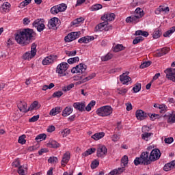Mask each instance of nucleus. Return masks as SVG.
I'll use <instances>...</instances> for the list:
<instances>
[{"label":"nucleus","instance_id":"nucleus-5","mask_svg":"<svg viewBox=\"0 0 175 175\" xmlns=\"http://www.w3.org/2000/svg\"><path fill=\"white\" fill-rule=\"evenodd\" d=\"M38 44H36V43L33 42L31 44V51L29 52H26L24 55H23V59H32V58H33V57H35V55H36V47H37Z\"/></svg>","mask_w":175,"mask_h":175},{"label":"nucleus","instance_id":"nucleus-62","mask_svg":"<svg viewBox=\"0 0 175 175\" xmlns=\"http://www.w3.org/2000/svg\"><path fill=\"white\" fill-rule=\"evenodd\" d=\"M38 120H39V115H36L33 116L31 118H30L29 120V122H36V121H38Z\"/></svg>","mask_w":175,"mask_h":175},{"label":"nucleus","instance_id":"nucleus-56","mask_svg":"<svg viewBox=\"0 0 175 175\" xmlns=\"http://www.w3.org/2000/svg\"><path fill=\"white\" fill-rule=\"evenodd\" d=\"M120 137H121V135L113 134L111 137L112 142H118L120 140Z\"/></svg>","mask_w":175,"mask_h":175},{"label":"nucleus","instance_id":"nucleus-52","mask_svg":"<svg viewBox=\"0 0 175 175\" xmlns=\"http://www.w3.org/2000/svg\"><path fill=\"white\" fill-rule=\"evenodd\" d=\"M63 95H64V92H62V91H57L54 92L52 96L53 98H61Z\"/></svg>","mask_w":175,"mask_h":175},{"label":"nucleus","instance_id":"nucleus-51","mask_svg":"<svg viewBox=\"0 0 175 175\" xmlns=\"http://www.w3.org/2000/svg\"><path fill=\"white\" fill-rule=\"evenodd\" d=\"M150 65H151V62H150V61L145 62L139 66V68H140V69H144V68H148V66H150Z\"/></svg>","mask_w":175,"mask_h":175},{"label":"nucleus","instance_id":"nucleus-26","mask_svg":"<svg viewBox=\"0 0 175 175\" xmlns=\"http://www.w3.org/2000/svg\"><path fill=\"white\" fill-rule=\"evenodd\" d=\"M161 36H162V29L159 28L155 29L152 34L153 39H158Z\"/></svg>","mask_w":175,"mask_h":175},{"label":"nucleus","instance_id":"nucleus-32","mask_svg":"<svg viewBox=\"0 0 175 175\" xmlns=\"http://www.w3.org/2000/svg\"><path fill=\"white\" fill-rule=\"evenodd\" d=\"M135 35L137 36H144L145 38H147V36H148V32L143 30H138L135 31Z\"/></svg>","mask_w":175,"mask_h":175},{"label":"nucleus","instance_id":"nucleus-29","mask_svg":"<svg viewBox=\"0 0 175 175\" xmlns=\"http://www.w3.org/2000/svg\"><path fill=\"white\" fill-rule=\"evenodd\" d=\"M105 137V133L100 132L97 133L92 136V139H94V140H99V139H102V137Z\"/></svg>","mask_w":175,"mask_h":175},{"label":"nucleus","instance_id":"nucleus-8","mask_svg":"<svg viewBox=\"0 0 175 175\" xmlns=\"http://www.w3.org/2000/svg\"><path fill=\"white\" fill-rule=\"evenodd\" d=\"M85 70H87V66L82 63L71 69L72 73H85Z\"/></svg>","mask_w":175,"mask_h":175},{"label":"nucleus","instance_id":"nucleus-19","mask_svg":"<svg viewBox=\"0 0 175 175\" xmlns=\"http://www.w3.org/2000/svg\"><path fill=\"white\" fill-rule=\"evenodd\" d=\"M140 16L132 15L126 18V23H132V24H137L140 21Z\"/></svg>","mask_w":175,"mask_h":175},{"label":"nucleus","instance_id":"nucleus-33","mask_svg":"<svg viewBox=\"0 0 175 175\" xmlns=\"http://www.w3.org/2000/svg\"><path fill=\"white\" fill-rule=\"evenodd\" d=\"M46 137H47V135L46 134H40L37 135L35 140H36V142L39 143L40 142H42V140H46Z\"/></svg>","mask_w":175,"mask_h":175},{"label":"nucleus","instance_id":"nucleus-22","mask_svg":"<svg viewBox=\"0 0 175 175\" xmlns=\"http://www.w3.org/2000/svg\"><path fill=\"white\" fill-rule=\"evenodd\" d=\"M58 21H59V19L58 18H52L48 23V27L49 29H51L52 28H55L57 27V25L58 24Z\"/></svg>","mask_w":175,"mask_h":175},{"label":"nucleus","instance_id":"nucleus-31","mask_svg":"<svg viewBox=\"0 0 175 175\" xmlns=\"http://www.w3.org/2000/svg\"><path fill=\"white\" fill-rule=\"evenodd\" d=\"M96 151L95 148H91L87 150L85 152L82 154L83 157H88V155H91V154H94Z\"/></svg>","mask_w":175,"mask_h":175},{"label":"nucleus","instance_id":"nucleus-44","mask_svg":"<svg viewBox=\"0 0 175 175\" xmlns=\"http://www.w3.org/2000/svg\"><path fill=\"white\" fill-rule=\"evenodd\" d=\"M111 58H113V55L111 53H108L106 55L103 56L101 57V61H103V62L109 61V59H111Z\"/></svg>","mask_w":175,"mask_h":175},{"label":"nucleus","instance_id":"nucleus-27","mask_svg":"<svg viewBox=\"0 0 175 175\" xmlns=\"http://www.w3.org/2000/svg\"><path fill=\"white\" fill-rule=\"evenodd\" d=\"M62 111V108H61L60 107H57L55 108L52 109L50 111V116H57V114H59L60 111Z\"/></svg>","mask_w":175,"mask_h":175},{"label":"nucleus","instance_id":"nucleus-61","mask_svg":"<svg viewBox=\"0 0 175 175\" xmlns=\"http://www.w3.org/2000/svg\"><path fill=\"white\" fill-rule=\"evenodd\" d=\"M164 142L167 144H172V143H173V142H174V139H173V137H170L168 138H165Z\"/></svg>","mask_w":175,"mask_h":175},{"label":"nucleus","instance_id":"nucleus-30","mask_svg":"<svg viewBox=\"0 0 175 175\" xmlns=\"http://www.w3.org/2000/svg\"><path fill=\"white\" fill-rule=\"evenodd\" d=\"M135 16H138V17H140L142 18V17L144 16V11H143L142 8H137L135 10Z\"/></svg>","mask_w":175,"mask_h":175},{"label":"nucleus","instance_id":"nucleus-36","mask_svg":"<svg viewBox=\"0 0 175 175\" xmlns=\"http://www.w3.org/2000/svg\"><path fill=\"white\" fill-rule=\"evenodd\" d=\"M84 18L83 17H80V18H77L75 20H74L71 24H72V25H76L77 26L78 24H80V23H83L84 22Z\"/></svg>","mask_w":175,"mask_h":175},{"label":"nucleus","instance_id":"nucleus-39","mask_svg":"<svg viewBox=\"0 0 175 175\" xmlns=\"http://www.w3.org/2000/svg\"><path fill=\"white\" fill-rule=\"evenodd\" d=\"M124 49H125L124 45L118 44L113 48V51L115 53H118V51H122V50H124Z\"/></svg>","mask_w":175,"mask_h":175},{"label":"nucleus","instance_id":"nucleus-14","mask_svg":"<svg viewBox=\"0 0 175 175\" xmlns=\"http://www.w3.org/2000/svg\"><path fill=\"white\" fill-rule=\"evenodd\" d=\"M149 129H150V127L147 126H144L142 127V132L144 133L142 134V139H143V140H146V142H148V137H151V135H154L152 133L146 132V131H149Z\"/></svg>","mask_w":175,"mask_h":175},{"label":"nucleus","instance_id":"nucleus-59","mask_svg":"<svg viewBox=\"0 0 175 175\" xmlns=\"http://www.w3.org/2000/svg\"><path fill=\"white\" fill-rule=\"evenodd\" d=\"M79 43H89V40L88 36L82 37L78 40Z\"/></svg>","mask_w":175,"mask_h":175},{"label":"nucleus","instance_id":"nucleus-47","mask_svg":"<svg viewBox=\"0 0 175 175\" xmlns=\"http://www.w3.org/2000/svg\"><path fill=\"white\" fill-rule=\"evenodd\" d=\"M73 87H75V84L73 83H70V85H67V86H64L62 88V91H64V92H66L68 91H70V90L72 88H73Z\"/></svg>","mask_w":175,"mask_h":175},{"label":"nucleus","instance_id":"nucleus-41","mask_svg":"<svg viewBox=\"0 0 175 175\" xmlns=\"http://www.w3.org/2000/svg\"><path fill=\"white\" fill-rule=\"evenodd\" d=\"M142 90V83H137L133 88V91L134 93H137Z\"/></svg>","mask_w":175,"mask_h":175},{"label":"nucleus","instance_id":"nucleus-55","mask_svg":"<svg viewBox=\"0 0 175 175\" xmlns=\"http://www.w3.org/2000/svg\"><path fill=\"white\" fill-rule=\"evenodd\" d=\"M99 166V161L97 160H94L91 163V168L92 169H96V167Z\"/></svg>","mask_w":175,"mask_h":175},{"label":"nucleus","instance_id":"nucleus-35","mask_svg":"<svg viewBox=\"0 0 175 175\" xmlns=\"http://www.w3.org/2000/svg\"><path fill=\"white\" fill-rule=\"evenodd\" d=\"M174 32H175V26L171 27L170 30L165 31L163 36L164 38H169V35H172V33Z\"/></svg>","mask_w":175,"mask_h":175},{"label":"nucleus","instance_id":"nucleus-10","mask_svg":"<svg viewBox=\"0 0 175 175\" xmlns=\"http://www.w3.org/2000/svg\"><path fill=\"white\" fill-rule=\"evenodd\" d=\"M80 32H72L68 33L65 38V42L69 43V42H73V40H76L79 38Z\"/></svg>","mask_w":175,"mask_h":175},{"label":"nucleus","instance_id":"nucleus-63","mask_svg":"<svg viewBox=\"0 0 175 175\" xmlns=\"http://www.w3.org/2000/svg\"><path fill=\"white\" fill-rule=\"evenodd\" d=\"M151 121H155V120H157V118H159V115L158 114H151V116L148 115Z\"/></svg>","mask_w":175,"mask_h":175},{"label":"nucleus","instance_id":"nucleus-37","mask_svg":"<svg viewBox=\"0 0 175 175\" xmlns=\"http://www.w3.org/2000/svg\"><path fill=\"white\" fill-rule=\"evenodd\" d=\"M80 61V58L79 57H71L68 59V64L72 65V64H76V62H79Z\"/></svg>","mask_w":175,"mask_h":175},{"label":"nucleus","instance_id":"nucleus-43","mask_svg":"<svg viewBox=\"0 0 175 175\" xmlns=\"http://www.w3.org/2000/svg\"><path fill=\"white\" fill-rule=\"evenodd\" d=\"M57 8L59 9V12H65L68 6H66V4L65 3H61L59 5H57Z\"/></svg>","mask_w":175,"mask_h":175},{"label":"nucleus","instance_id":"nucleus-15","mask_svg":"<svg viewBox=\"0 0 175 175\" xmlns=\"http://www.w3.org/2000/svg\"><path fill=\"white\" fill-rule=\"evenodd\" d=\"M18 109L22 113H28L29 110H28V105L25 101H18L17 103Z\"/></svg>","mask_w":175,"mask_h":175},{"label":"nucleus","instance_id":"nucleus-50","mask_svg":"<svg viewBox=\"0 0 175 175\" xmlns=\"http://www.w3.org/2000/svg\"><path fill=\"white\" fill-rule=\"evenodd\" d=\"M144 38L142 36H138L135 38L133 41V44H137V43H140V42H143Z\"/></svg>","mask_w":175,"mask_h":175},{"label":"nucleus","instance_id":"nucleus-7","mask_svg":"<svg viewBox=\"0 0 175 175\" xmlns=\"http://www.w3.org/2000/svg\"><path fill=\"white\" fill-rule=\"evenodd\" d=\"M33 27L36 28L38 32H42L44 28H46V26L44 25V19H36L33 23Z\"/></svg>","mask_w":175,"mask_h":175},{"label":"nucleus","instance_id":"nucleus-24","mask_svg":"<svg viewBox=\"0 0 175 175\" xmlns=\"http://www.w3.org/2000/svg\"><path fill=\"white\" fill-rule=\"evenodd\" d=\"M161 12H164L165 13H169L170 12V9L169 7H165L163 5H160L155 11V14H161Z\"/></svg>","mask_w":175,"mask_h":175},{"label":"nucleus","instance_id":"nucleus-3","mask_svg":"<svg viewBox=\"0 0 175 175\" xmlns=\"http://www.w3.org/2000/svg\"><path fill=\"white\" fill-rule=\"evenodd\" d=\"M113 113V108L109 105H105L96 110V114L100 117H107Z\"/></svg>","mask_w":175,"mask_h":175},{"label":"nucleus","instance_id":"nucleus-4","mask_svg":"<svg viewBox=\"0 0 175 175\" xmlns=\"http://www.w3.org/2000/svg\"><path fill=\"white\" fill-rule=\"evenodd\" d=\"M69 68V64L66 62H62L57 66L56 73H58L61 77L66 76V70Z\"/></svg>","mask_w":175,"mask_h":175},{"label":"nucleus","instance_id":"nucleus-25","mask_svg":"<svg viewBox=\"0 0 175 175\" xmlns=\"http://www.w3.org/2000/svg\"><path fill=\"white\" fill-rule=\"evenodd\" d=\"M73 113V108L72 107H66L62 111V116L63 117H68V116H70Z\"/></svg>","mask_w":175,"mask_h":175},{"label":"nucleus","instance_id":"nucleus-42","mask_svg":"<svg viewBox=\"0 0 175 175\" xmlns=\"http://www.w3.org/2000/svg\"><path fill=\"white\" fill-rule=\"evenodd\" d=\"M48 162L49 163H53V164L58 163V158L56 157H51L48 159Z\"/></svg>","mask_w":175,"mask_h":175},{"label":"nucleus","instance_id":"nucleus-20","mask_svg":"<svg viewBox=\"0 0 175 175\" xmlns=\"http://www.w3.org/2000/svg\"><path fill=\"white\" fill-rule=\"evenodd\" d=\"M116 18V14L114 13L105 14L103 16L101 17L103 21H113Z\"/></svg>","mask_w":175,"mask_h":175},{"label":"nucleus","instance_id":"nucleus-2","mask_svg":"<svg viewBox=\"0 0 175 175\" xmlns=\"http://www.w3.org/2000/svg\"><path fill=\"white\" fill-rule=\"evenodd\" d=\"M150 153L148 152H144L141 154L139 157H136L134 160V165L138 166V165H151V161Z\"/></svg>","mask_w":175,"mask_h":175},{"label":"nucleus","instance_id":"nucleus-1","mask_svg":"<svg viewBox=\"0 0 175 175\" xmlns=\"http://www.w3.org/2000/svg\"><path fill=\"white\" fill-rule=\"evenodd\" d=\"M15 40L22 47L28 46L33 40V29L27 28L19 30L15 34Z\"/></svg>","mask_w":175,"mask_h":175},{"label":"nucleus","instance_id":"nucleus-11","mask_svg":"<svg viewBox=\"0 0 175 175\" xmlns=\"http://www.w3.org/2000/svg\"><path fill=\"white\" fill-rule=\"evenodd\" d=\"M57 58H58L57 55H51L47 56L42 60V65H50V64H53Z\"/></svg>","mask_w":175,"mask_h":175},{"label":"nucleus","instance_id":"nucleus-48","mask_svg":"<svg viewBox=\"0 0 175 175\" xmlns=\"http://www.w3.org/2000/svg\"><path fill=\"white\" fill-rule=\"evenodd\" d=\"M27 140H25V135H22L18 139V143L20 144H25Z\"/></svg>","mask_w":175,"mask_h":175},{"label":"nucleus","instance_id":"nucleus-6","mask_svg":"<svg viewBox=\"0 0 175 175\" xmlns=\"http://www.w3.org/2000/svg\"><path fill=\"white\" fill-rule=\"evenodd\" d=\"M95 29L96 31H110V29H113V25H109V22L105 21L99 23L95 27Z\"/></svg>","mask_w":175,"mask_h":175},{"label":"nucleus","instance_id":"nucleus-53","mask_svg":"<svg viewBox=\"0 0 175 175\" xmlns=\"http://www.w3.org/2000/svg\"><path fill=\"white\" fill-rule=\"evenodd\" d=\"M129 159H128V156L124 155L122 159H121V163H123V166H126L128 165Z\"/></svg>","mask_w":175,"mask_h":175},{"label":"nucleus","instance_id":"nucleus-28","mask_svg":"<svg viewBox=\"0 0 175 175\" xmlns=\"http://www.w3.org/2000/svg\"><path fill=\"white\" fill-rule=\"evenodd\" d=\"M47 146L50 147V148H59V143L56 141H51L47 144Z\"/></svg>","mask_w":175,"mask_h":175},{"label":"nucleus","instance_id":"nucleus-64","mask_svg":"<svg viewBox=\"0 0 175 175\" xmlns=\"http://www.w3.org/2000/svg\"><path fill=\"white\" fill-rule=\"evenodd\" d=\"M18 173L20 175H25V170H24V169H23V166H19L18 169Z\"/></svg>","mask_w":175,"mask_h":175},{"label":"nucleus","instance_id":"nucleus-16","mask_svg":"<svg viewBox=\"0 0 175 175\" xmlns=\"http://www.w3.org/2000/svg\"><path fill=\"white\" fill-rule=\"evenodd\" d=\"M107 154V148L105 146H100L97 149L98 158H103Z\"/></svg>","mask_w":175,"mask_h":175},{"label":"nucleus","instance_id":"nucleus-17","mask_svg":"<svg viewBox=\"0 0 175 175\" xmlns=\"http://www.w3.org/2000/svg\"><path fill=\"white\" fill-rule=\"evenodd\" d=\"M129 72H126L120 76V80L122 84H128L129 81H131L132 79L128 76Z\"/></svg>","mask_w":175,"mask_h":175},{"label":"nucleus","instance_id":"nucleus-58","mask_svg":"<svg viewBox=\"0 0 175 175\" xmlns=\"http://www.w3.org/2000/svg\"><path fill=\"white\" fill-rule=\"evenodd\" d=\"M172 169L173 168L172 167V164L170 163L165 164L163 167V170H165V172H169V170H172Z\"/></svg>","mask_w":175,"mask_h":175},{"label":"nucleus","instance_id":"nucleus-49","mask_svg":"<svg viewBox=\"0 0 175 175\" xmlns=\"http://www.w3.org/2000/svg\"><path fill=\"white\" fill-rule=\"evenodd\" d=\"M117 91H118V94H119L120 95H125L126 92H128V89L122 88H118Z\"/></svg>","mask_w":175,"mask_h":175},{"label":"nucleus","instance_id":"nucleus-54","mask_svg":"<svg viewBox=\"0 0 175 175\" xmlns=\"http://www.w3.org/2000/svg\"><path fill=\"white\" fill-rule=\"evenodd\" d=\"M65 53L66 55H68V57H75V55L77 54V52L76 51H66Z\"/></svg>","mask_w":175,"mask_h":175},{"label":"nucleus","instance_id":"nucleus-34","mask_svg":"<svg viewBox=\"0 0 175 175\" xmlns=\"http://www.w3.org/2000/svg\"><path fill=\"white\" fill-rule=\"evenodd\" d=\"M10 8V4L9 3V2H5L3 3V5L1 7V9L2 10V12H8V10H9V8Z\"/></svg>","mask_w":175,"mask_h":175},{"label":"nucleus","instance_id":"nucleus-57","mask_svg":"<svg viewBox=\"0 0 175 175\" xmlns=\"http://www.w3.org/2000/svg\"><path fill=\"white\" fill-rule=\"evenodd\" d=\"M167 122L170 124H174L175 122V114L171 115L167 119Z\"/></svg>","mask_w":175,"mask_h":175},{"label":"nucleus","instance_id":"nucleus-9","mask_svg":"<svg viewBox=\"0 0 175 175\" xmlns=\"http://www.w3.org/2000/svg\"><path fill=\"white\" fill-rule=\"evenodd\" d=\"M149 156L152 162H155L161 158V150L158 148L152 149Z\"/></svg>","mask_w":175,"mask_h":175},{"label":"nucleus","instance_id":"nucleus-18","mask_svg":"<svg viewBox=\"0 0 175 175\" xmlns=\"http://www.w3.org/2000/svg\"><path fill=\"white\" fill-rule=\"evenodd\" d=\"M73 107L76 110H78L79 111L83 112L85 111V103H80L77 102L73 103Z\"/></svg>","mask_w":175,"mask_h":175},{"label":"nucleus","instance_id":"nucleus-13","mask_svg":"<svg viewBox=\"0 0 175 175\" xmlns=\"http://www.w3.org/2000/svg\"><path fill=\"white\" fill-rule=\"evenodd\" d=\"M165 73L166 74L167 79L175 83V69L167 68L165 70Z\"/></svg>","mask_w":175,"mask_h":175},{"label":"nucleus","instance_id":"nucleus-60","mask_svg":"<svg viewBox=\"0 0 175 175\" xmlns=\"http://www.w3.org/2000/svg\"><path fill=\"white\" fill-rule=\"evenodd\" d=\"M125 172V166L122 167H118L116 169V174H121Z\"/></svg>","mask_w":175,"mask_h":175},{"label":"nucleus","instance_id":"nucleus-40","mask_svg":"<svg viewBox=\"0 0 175 175\" xmlns=\"http://www.w3.org/2000/svg\"><path fill=\"white\" fill-rule=\"evenodd\" d=\"M39 103L38 101H34L33 103L31 104L30 107L28 108L29 111H32L34 109H37Z\"/></svg>","mask_w":175,"mask_h":175},{"label":"nucleus","instance_id":"nucleus-23","mask_svg":"<svg viewBox=\"0 0 175 175\" xmlns=\"http://www.w3.org/2000/svg\"><path fill=\"white\" fill-rule=\"evenodd\" d=\"M170 51V48L164 47L163 49H159L156 53L157 57H163V55H166L167 53Z\"/></svg>","mask_w":175,"mask_h":175},{"label":"nucleus","instance_id":"nucleus-21","mask_svg":"<svg viewBox=\"0 0 175 175\" xmlns=\"http://www.w3.org/2000/svg\"><path fill=\"white\" fill-rule=\"evenodd\" d=\"M70 159V152H66L62 159V163L61 165L62 166H66V164L68 163V162H69V160Z\"/></svg>","mask_w":175,"mask_h":175},{"label":"nucleus","instance_id":"nucleus-12","mask_svg":"<svg viewBox=\"0 0 175 175\" xmlns=\"http://www.w3.org/2000/svg\"><path fill=\"white\" fill-rule=\"evenodd\" d=\"M135 116L139 121H143L148 117V114L142 109H137L135 112Z\"/></svg>","mask_w":175,"mask_h":175},{"label":"nucleus","instance_id":"nucleus-45","mask_svg":"<svg viewBox=\"0 0 175 175\" xmlns=\"http://www.w3.org/2000/svg\"><path fill=\"white\" fill-rule=\"evenodd\" d=\"M51 13L52 14H58L59 13V10L58 8V5H55L51 8Z\"/></svg>","mask_w":175,"mask_h":175},{"label":"nucleus","instance_id":"nucleus-46","mask_svg":"<svg viewBox=\"0 0 175 175\" xmlns=\"http://www.w3.org/2000/svg\"><path fill=\"white\" fill-rule=\"evenodd\" d=\"M61 134L62 137H66L68 135H70V129H65L64 130L61 131Z\"/></svg>","mask_w":175,"mask_h":175},{"label":"nucleus","instance_id":"nucleus-38","mask_svg":"<svg viewBox=\"0 0 175 175\" xmlns=\"http://www.w3.org/2000/svg\"><path fill=\"white\" fill-rule=\"evenodd\" d=\"M103 8V6L102 5V4H95V5H93L90 9L92 12H95L96 10H99L100 9H102Z\"/></svg>","mask_w":175,"mask_h":175}]
</instances>
